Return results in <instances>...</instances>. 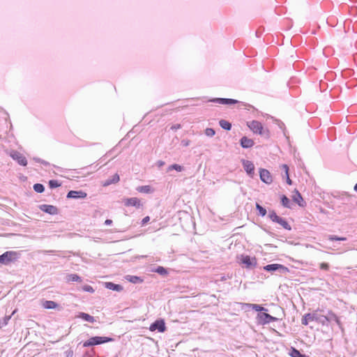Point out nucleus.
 <instances>
[{
  "label": "nucleus",
  "mask_w": 357,
  "mask_h": 357,
  "mask_svg": "<svg viewBox=\"0 0 357 357\" xmlns=\"http://www.w3.org/2000/svg\"><path fill=\"white\" fill-rule=\"evenodd\" d=\"M248 128L255 134L260 135L266 138L269 137V131L265 130L262 124L256 120H252L247 123Z\"/></svg>",
  "instance_id": "obj_1"
},
{
  "label": "nucleus",
  "mask_w": 357,
  "mask_h": 357,
  "mask_svg": "<svg viewBox=\"0 0 357 357\" xmlns=\"http://www.w3.org/2000/svg\"><path fill=\"white\" fill-rule=\"evenodd\" d=\"M114 340L112 337H105V336H93L90 337L86 341L84 342V347H89L96 345H100L102 344L113 342Z\"/></svg>",
  "instance_id": "obj_2"
},
{
  "label": "nucleus",
  "mask_w": 357,
  "mask_h": 357,
  "mask_svg": "<svg viewBox=\"0 0 357 357\" xmlns=\"http://www.w3.org/2000/svg\"><path fill=\"white\" fill-rule=\"evenodd\" d=\"M20 257V254L15 251H6L0 255V264L8 265L16 261Z\"/></svg>",
  "instance_id": "obj_3"
},
{
  "label": "nucleus",
  "mask_w": 357,
  "mask_h": 357,
  "mask_svg": "<svg viewBox=\"0 0 357 357\" xmlns=\"http://www.w3.org/2000/svg\"><path fill=\"white\" fill-rule=\"evenodd\" d=\"M268 218L274 222H276L281 225L284 229L290 231L291 230V227L288 223V222L280 216H278L274 211H271L268 214Z\"/></svg>",
  "instance_id": "obj_4"
},
{
  "label": "nucleus",
  "mask_w": 357,
  "mask_h": 357,
  "mask_svg": "<svg viewBox=\"0 0 357 357\" xmlns=\"http://www.w3.org/2000/svg\"><path fill=\"white\" fill-rule=\"evenodd\" d=\"M263 269L268 272H279L280 273H287L289 272L287 267L279 264H271L263 267Z\"/></svg>",
  "instance_id": "obj_5"
},
{
  "label": "nucleus",
  "mask_w": 357,
  "mask_h": 357,
  "mask_svg": "<svg viewBox=\"0 0 357 357\" xmlns=\"http://www.w3.org/2000/svg\"><path fill=\"white\" fill-rule=\"evenodd\" d=\"M241 262L245 265L246 268L252 269L257 266V259L253 257H250L249 255H243L241 256Z\"/></svg>",
  "instance_id": "obj_6"
},
{
  "label": "nucleus",
  "mask_w": 357,
  "mask_h": 357,
  "mask_svg": "<svg viewBox=\"0 0 357 357\" xmlns=\"http://www.w3.org/2000/svg\"><path fill=\"white\" fill-rule=\"evenodd\" d=\"M151 331H158L163 333L166 331L165 322L163 319H159L152 323L149 327Z\"/></svg>",
  "instance_id": "obj_7"
},
{
  "label": "nucleus",
  "mask_w": 357,
  "mask_h": 357,
  "mask_svg": "<svg viewBox=\"0 0 357 357\" xmlns=\"http://www.w3.org/2000/svg\"><path fill=\"white\" fill-rule=\"evenodd\" d=\"M10 157L21 166L24 167L27 165V160L26 157L20 152L13 151L10 153Z\"/></svg>",
  "instance_id": "obj_8"
},
{
  "label": "nucleus",
  "mask_w": 357,
  "mask_h": 357,
  "mask_svg": "<svg viewBox=\"0 0 357 357\" xmlns=\"http://www.w3.org/2000/svg\"><path fill=\"white\" fill-rule=\"evenodd\" d=\"M260 180L266 184H271L273 181L272 176L270 172L266 169L261 168L259 169Z\"/></svg>",
  "instance_id": "obj_9"
},
{
  "label": "nucleus",
  "mask_w": 357,
  "mask_h": 357,
  "mask_svg": "<svg viewBox=\"0 0 357 357\" xmlns=\"http://www.w3.org/2000/svg\"><path fill=\"white\" fill-rule=\"evenodd\" d=\"M242 165L247 174L249 176L252 177L255 174V165L253 162L252 161L243 159Z\"/></svg>",
  "instance_id": "obj_10"
},
{
  "label": "nucleus",
  "mask_w": 357,
  "mask_h": 357,
  "mask_svg": "<svg viewBox=\"0 0 357 357\" xmlns=\"http://www.w3.org/2000/svg\"><path fill=\"white\" fill-rule=\"evenodd\" d=\"M208 102L218 103L221 105H234L238 103V101L231 98H214L208 100Z\"/></svg>",
  "instance_id": "obj_11"
},
{
  "label": "nucleus",
  "mask_w": 357,
  "mask_h": 357,
  "mask_svg": "<svg viewBox=\"0 0 357 357\" xmlns=\"http://www.w3.org/2000/svg\"><path fill=\"white\" fill-rule=\"evenodd\" d=\"M87 194L82 191V190H70L66 197L68 199H84L86 197Z\"/></svg>",
  "instance_id": "obj_12"
},
{
  "label": "nucleus",
  "mask_w": 357,
  "mask_h": 357,
  "mask_svg": "<svg viewBox=\"0 0 357 357\" xmlns=\"http://www.w3.org/2000/svg\"><path fill=\"white\" fill-rule=\"evenodd\" d=\"M123 204L126 206H134L136 208H139L142 206L139 199L137 197L124 199Z\"/></svg>",
  "instance_id": "obj_13"
},
{
  "label": "nucleus",
  "mask_w": 357,
  "mask_h": 357,
  "mask_svg": "<svg viewBox=\"0 0 357 357\" xmlns=\"http://www.w3.org/2000/svg\"><path fill=\"white\" fill-rule=\"evenodd\" d=\"M258 318L260 319L261 323L262 324H267L272 321H275L278 320V318L273 317L271 314L265 312L258 314Z\"/></svg>",
  "instance_id": "obj_14"
},
{
  "label": "nucleus",
  "mask_w": 357,
  "mask_h": 357,
  "mask_svg": "<svg viewBox=\"0 0 357 357\" xmlns=\"http://www.w3.org/2000/svg\"><path fill=\"white\" fill-rule=\"evenodd\" d=\"M39 208L42 211L50 215H56L59 212L58 208L53 205L42 204L40 205Z\"/></svg>",
  "instance_id": "obj_15"
},
{
  "label": "nucleus",
  "mask_w": 357,
  "mask_h": 357,
  "mask_svg": "<svg viewBox=\"0 0 357 357\" xmlns=\"http://www.w3.org/2000/svg\"><path fill=\"white\" fill-rule=\"evenodd\" d=\"M120 180V177H119V175L116 173L114 174L113 176H112L111 177H109L107 179H106L103 183H102V185L106 187V186H109L112 184H114V183H116L119 181Z\"/></svg>",
  "instance_id": "obj_16"
},
{
  "label": "nucleus",
  "mask_w": 357,
  "mask_h": 357,
  "mask_svg": "<svg viewBox=\"0 0 357 357\" xmlns=\"http://www.w3.org/2000/svg\"><path fill=\"white\" fill-rule=\"evenodd\" d=\"M254 142L252 139L244 136L240 139V144L244 149L251 148L254 146Z\"/></svg>",
  "instance_id": "obj_17"
},
{
  "label": "nucleus",
  "mask_w": 357,
  "mask_h": 357,
  "mask_svg": "<svg viewBox=\"0 0 357 357\" xmlns=\"http://www.w3.org/2000/svg\"><path fill=\"white\" fill-rule=\"evenodd\" d=\"M316 319L317 313H307L303 317L301 323L303 325L307 326L309 321H316Z\"/></svg>",
  "instance_id": "obj_18"
},
{
  "label": "nucleus",
  "mask_w": 357,
  "mask_h": 357,
  "mask_svg": "<svg viewBox=\"0 0 357 357\" xmlns=\"http://www.w3.org/2000/svg\"><path fill=\"white\" fill-rule=\"evenodd\" d=\"M328 323L335 322L340 328H341V321L339 317L333 312H328Z\"/></svg>",
  "instance_id": "obj_19"
},
{
  "label": "nucleus",
  "mask_w": 357,
  "mask_h": 357,
  "mask_svg": "<svg viewBox=\"0 0 357 357\" xmlns=\"http://www.w3.org/2000/svg\"><path fill=\"white\" fill-rule=\"evenodd\" d=\"M105 287L108 289L116 291H121L123 290V287L121 284H114L112 282H105Z\"/></svg>",
  "instance_id": "obj_20"
},
{
  "label": "nucleus",
  "mask_w": 357,
  "mask_h": 357,
  "mask_svg": "<svg viewBox=\"0 0 357 357\" xmlns=\"http://www.w3.org/2000/svg\"><path fill=\"white\" fill-rule=\"evenodd\" d=\"M77 317L89 323H93L96 321L93 316L85 312H79Z\"/></svg>",
  "instance_id": "obj_21"
},
{
  "label": "nucleus",
  "mask_w": 357,
  "mask_h": 357,
  "mask_svg": "<svg viewBox=\"0 0 357 357\" xmlns=\"http://www.w3.org/2000/svg\"><path fill=\"white\" fill-rule=\"evenodd\" d=\"M243 305L245 306L248 308H251L257 312H262L267 310L264 307L258 304L243 303Z\"/></svg>",
  "instance_id": "obj_22"
},
{
  "label": "nucleus",
  "mask_w": 357,
  "mask_h": 357,
  "mask_svg": "<svg viewBox=\"0 0 357 357\" xmlns=\"http://www.w3.org/2000/svg\"><path fill=\"white\" fill-rule=\"evenodd\" d=\"M289 355L291 357H309L305 354H302L300 351H298L295 347H291L289 352Z\"/></svg>",
  "instance_id": "obj_23"
},
{
  "label": "nucleus",
  "mask_w": 357,
  "mask_h": 357,
  "mask_svg": "<svg viewBox=\"0 0 357 357\" xmlns=\"http://www.w3.org/2000/svg\"><path fill=\"white\" fill-rule=\"evenodd\" d=\"M293 200L295 202H296L300 206H303V204L302 203L303 202V199L301 193L297 190H295V195L293 197Z\"/></svg>",
  "instance_id": "obj_24"
},
{
  "label": "nucleus",
  "mask_w": 357,
  "mask_h": 357,
  "mask_svg": "<svg viewBox=\"0 0 357 357\" xmlns=\"http://www.w3.org/2000/svg\"><path fill=\"white\" fill-rule=\"evenodd\" d=\"M219 125L222 129L225 130H230L231 128V123L224 119H221L219 121Z\"/></svg>",
  "instance_id": "obj_25"
},
{
  "label": "nucleus",
  "mask_w": 357,
  "mask_h": 357,
  "mask_svg": "<svg viewBox=\"0 0 357 357\" xmlns=\"http://www.w3.org/2000/svg\"><path fill=\"white\" fill-rule=\"evenodd\" d=\"M126 279L133 284L141 283L143 282V280L140 277L136 275H127Z\"/></svg>",
  "instance_id": "obj_26"
},
{
  "label": "nucleus",
  "mask_w": 357,
  "mask_h": 357,
  "mask_svg": "<svg viewBox=\"0 0 357 357\" xmlns=\"http://www.w3.org/2000/svg\"><path fill=\"white\" fill-rule=\"evenodd\" d=\"M316 321L319 322L323 325L327 324L328 323V314L326 315H319L317 314Z\"/></svg>",
  "instance_id": "obj_27"
},
{
  "label": "nucleus",
  "mask_w": 357,
  "mask_h": 357,
  "mask_svg": "<svg viewBox=\"0 0 357 357\" xmlns=\"http://www.w3.org/2000/svg\"><path fill=\"white\" fill-rule=\"evenodd\" d=\"M43 305L45 309H55L58 304L52 301H46Z\"/></svg>",
  "instance_id": "obj_28"
},
{
  "label": "nucleus",
  "mask_w": 357,
  "mask_h": 357,
  "mask_svg": "<svg viewBox=\"0 0 357 357\" xmlns=\"http://www.w3.org/2000/svg\"><path fill=\"white\" fill-rule=\"evenodd\" d=\"M183 169H184V167L178 164H173V165H169L167 167V172H170L172 170H176V171L180 172L183 171Z\"/></svg>",
  "instance_id": "obj_29"
},
{
  "label": "nucleus",
  "mask_w": 357,
  "mask_h": 357,
  "mask_svg": "<svg viewBox=\"0 0 357 357\" xmlns=\"http://www.w3.org/2000/svg\"><path fill=\"white\" fill-rule=\"evenodd\" d=\"M281 204L284 207H286L288 208H291L290 199L286 195H282L281 197Z\"/></svg>",
  "instance_id": "obj_30"
},
{
  "label": "nucleus",
  "mask_w": 357,
  "mask_h": 357,
  "mask_svg": "<svg viewBox=\"0 0 357 357\" xmlns=\"http://www.w3.org/2000/svg\"><path fill=\"white\" fill-rule=\"evenodd\" d=\"M256 209L258 211L259 215H261V217H264L266 215V213H267L266 209L258 203H256Z\"/></svg>",
  "instance_id": "obj_31"
},
{
  "label": "nucleus",
  "mask_w": 357,
  "mask_h": 357,
  "mask_svg": "<svg viewBox=\"0 0 357 357\" xmlns=\"http://www.w3.org/2000/svg\"><path fill=\"white\" fill-rule=\"evenodd\" d=\"M137 190L142 193H150L151 188L150 185H142L137 188Z\"/></svg>",
  "instance_id": "obj_32"
},
{
  "label": "nucleus",
  "mask_w": 357,
  "mask_h": 357,
  "mask_svg": "<svg viewBox=\"0 0 357 357\" xmlns=\"http://www.w3.org/2000/svg\"><path fill=\"white\" fill-rule=\"evenodd\" d=\"M153 271L162 276L167 275L168 273L167 270L163 266H158Z\"/></svg>",
  "instance_id": "obj_33"
},
{
  "label": "nucleus",
  "mask_w": 357,
  "mask_h": 357,
  "mask_svg": "<svg viewBox=\"0 0 357 357\" xmlns=\"http://www.w3.org/2000/svg\"><path fill=\"white\" fill-rule=\"evenodd\" d=\"M33 188L38 193H42L45 191V186L41 183L34 184Z\"/></svg>",
  "instance_id": "obj_34"
},
{
  "label": "nucleus",
  "mask_w": 357,
  "mask_h": 357,
  "mask_svg": "<svg viewBox=\"0 0 357 357\" xmlns=\"http://www.w3.org/2000/svg\"><path fill=\"white\" fill-rule=\"evenodd\" d=\"M334 197L345 202L349 198V195L347 192H344L339 193L337 195H335Z\"/></svg>",
  "instance_id": "obj_35"
},
{
  "label": "nucleus",
  "mask_w": 357,
  "mask_h": 357,
  "mask_svg": "<svg viewBox=\"0 0 357 357\" xmlns=\"http://www.w3.org/2000/svg\"><path fill=\"white\" fill-rule=\"evenodd\" d=\"M68 280L72 282H81L82 278L77 274H70L68 275Z\"/></svg>",
  "instance_id": "obj_36"
},
{
  "label": "nucleus",
  "mask_w": 357,
  "mask_h": 357,
  "mask_svg": "<svg viewBox=\"0 0 357 357\" xmlns=\"http://www.w3.org/2000/svg\"><path fill=\"white\" fill-rule=\"evenodd\" d=\"M282 168L284 170L285 172V175H286V177H287V183L288 185H291L292 184V181L289 178V167L287 165H282Z\"/></svg>",
  "instance_id": "obj_37"
},
{
  "label": "nucleus",
  "mask_w": 357,
  "mask_h": 357,
  "mask_svg": "<svg viewBox=\"0 0 357 357\" xmlns=\"http://www.w3.org/2000/svg\"><path fill=\"white\" fill-rule=\"evenodd\" d=\"M328 239L331 241H347L346 237H339V236H337L335 235H328Z\"/></svg>",
  "instance_id": "obj_38"
},
{
  "label": "nucleus",
  "mask_w": 357,
  "mask_h": 357,
  "mask_svg": "<svg viewBox=\"0 0 357 357\" xmlns=\"http://www.w3.org/2000/svg\"><path fill=\"white\" fill-rule=\"evenodd\" d=\"M61 186V183H59L57 180H50L49 181V187L51 189L56 188Z\"/></svg>",
  "instance_id": "obj_39"
},
{
  "label": "nucleus",
  "mask_w": 357,
  "mask_h": 357,
  "mask_svg": "<svg viewBox=\"0 0 357 357\" xmlns=\"http://www.w3.org/2000/svg\"><path fill=\"white\" fill-rule=\"evenodd\" d=\"M205 135L208 137H212L215 135V131L213 128H208L205 130Z\"/></svg>",
  "instance_id": "obj_40"
},
{
  "label": "nucleus",
  "mask_w": 357,
  "mask_h": 357,
  "mask_svg": "<svg viewBox=\"0 0 357 357\" xmlns=\"http://www.w3.org/2000/svg\"><path fill=\"white\" fill-rule=\"evenodd\" d=\"M10 316H6L3 317V320L0 321V328L6 326L8 324V321L10 319Z\"/></svg>",
  "instance_id": "obj_41"
},
{
  "label": "nucleus",
  "mask_w": 357,
  "mask_h": 357,
  "mask_svg": "<svg viewBox=\"0 0 357 357\" xmlns=\"http://www.w3.org/2000/svg\"><path fill=\"white\" fill-rule=\"evenodd\" d=\"M33 160H35L36 162L40 163L45 166L50 165V163L47 161H45L41 158H33Z\"/></svg>",
  "instance_id": "obj_42"
},
{
  "label": "nucleus",
  "mask_w": 357,
  "mask_h": 357,
  "mask_svg": "<svg viewBox=\"0 0 357 357\" xmlns=\"http://www.w3.org/2000/svg\"><path fill=\"white\" fill-rule=\"evenodd\" d=\"M95 351L93 349H91L90 351H87L84 353L82 357H94Z\"/></svg>",
  "instance_id": "obj_43"
},
{
  "label": "nucleus",
  "mask_w": 357,
  "mask_h": 357,
  "mask_svg": "<svg viewBox=\"0 0 357 357\" xmlns=\"http://www.w3.org/2000/svg\"><path fill=\"white\" fill-rule=\"evenodd\" d=\"M83 290L84 291L89 292V293H93L94 292L93 288L91 286H90V285H84L83 287Z\"/></svg>",
  "instance_id": "obj_44"
},
{
  "label": "nucleus",
  "mask_w": 357,
  "mask_h": 357,
  "mask_svg": "<svg viewBox=\"0 0 357 357\" xmlns=\"http://www.w3.org/2000/svg\"><path fill=\"white\" fill-rule=\"evenodd\" d=\"M320 268L322 270L327 271L329 268V264L325 262H323L320 264Z\"/></svg>",
  "instance_id": "obj_45"
},
{
  "label": "nucleus",
  "mask_w": 357,
  "mask_h": 357,
  "mask_svg": "<svg viewBox=\"0 0 357 357\" xmlns=\"http://www.w3.org/2000/svg\"><path fill=\"white\" fill-rule=\"evenodd\" d=\"M149 220H150V218H149V216H146V217H144V218L142 219V225H146V223H148V222H149Z\"/></svg>",
  "instance_id": "obj_46"
},
{
  "label": "nucleus",
  "mask_w": 357,
  "mask_h": 357,
  "mask_svg": "<svg viewBox=\"0 0 357 357\" xmlns=\"http://www.w3.org/2000/svg\"><path fill=\"white\" fill-rule=\"evenodd\" d=\"M181 144L184 146H188L189 144H190V141L189 140H186V139H183L181 141Z\"/></svg>",
  "instance_id": "obj_47"
},
{
  "label": "nucleus",
  "mask_w": 357,
  "mask_h": 357,
  "mask_svg": "<svg viewBox=\"0 0 357 357\" xmlns=\"http://www.w3.org/2000/svg\"><path fill=\"white\" fill-rule=\"evenodd\" d=\"M112 224V220H110V219H107L105 221V225H111Z\"/></svg>",
  "instance_id": "obj_48"
},
{
  "label": "nucleus",
  "mask_w": 357,
  "mask_h": 357,
  "mask_svg": "<svg viewBox=\"0 0 357 357\" xmlns=\"http://www.w3.org/2000/svg\"><path fill=\"white\" fill-rule=\"evenodd\" d=\"M164 165H165V162H164V161L159 160V161L158 162V167H160L163 166Z\"/></svg>",
  "instance_id": "obj_49"
},
{
  "label": "nucleus",
  "mask_w": 357,
  "mask_h": 357,
  "mask_svg": "<svg viewBox=\"0 0 357 357\" xmlns=\"http://www.w3.org/2000/svg\"><path fill=\"white\" fill-rule=\"evenodd\" d=\"M278 126L281 129H282V128L284 126V123L280 121L279 122Z\"/></svg>",
  "instance_id": "obj_50"
},
{
  "label": "nucleus",
  "mask_w": 357,
  "mask_h": 357,
  "mask_svg": "<svg viewBox=\"0 0 357 357\" xmlns=\"http://www.w3.org/2000/svg\"><path fill=\"white\" fill-rule=\"evenodd\" d=\"M180 128V125H176V126H172V129H177V128Z\"/></svg>",
  "instance_id": "obj_51"
},
{
  "label": "nucleus",
  "mask_w": 357,
  "mask_h": 357,
  "mask_svg": "<svg viewBox=\"0 0 357 357\" xmlns=\"http://www.w3.org/2000/svg\"><path fill=\"white\" fill-rule=\"evenodd\" d=\"M354 190L357 192V183L354 185Z\"/></svg>",
  "instance_id": "obj_52"
},
{
  "label": "nucleus",
  "mask_w": 357,
  "mask_h": 357,
  "mask_svg": "<svg viewBox=\"0 0 357 357\" xmlns=\"http://www.w3.org/2000/svg\"><path fill=\"white\" fill-rule=\"evenodd\" d=\"M67 357H73V352L71 351V354H70H70H68V355L67 356Z\"/></svg>",
  "instance_id": "obj_53"
},
{
  "label": "nucleus",
  "mask_w": 357,
  "mask_h": 357,
  "mask_svg": "<svg viewBox=\"0 0 357 357\" xmlns=\"http://www.w3.org/2000/svg\"><path fill=\"white\" fill-rule=\"evenodd\" d=\"M226 280V278L225 277H222V280Z\"/></svg>",
  "instance_id": "obj_54"
},
{
  "label": "nucleus",
  "mask_w": 357,
  "mask_h": 357,
  "mask_svg": "<svg viewBox=\"0 0 357 357\" xmlns=\"http://www.w3.org/2000/svg\"><path fill=\"white\" fill-rule=\"evenodd\" d=\"M356 204H357V202H356Z\"/></svg>",
  "instance_id": "obj_55"
}]
</instances>
